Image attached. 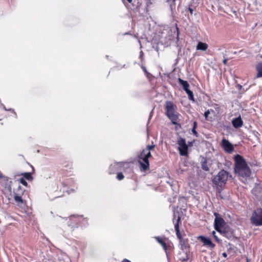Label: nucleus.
<instances>
[{
	"label": "nucleus",
	"instance_id": "nucleus-6",
	"mask_svg": "<svg viewBox=\"0 0 262 262\" xmlns=\"http://www.w3.org/2000/svg\"><path fill=\"white\" fill-rule=\"evenodd\" d=\"M214 215L215 216L214 220V227L216 231L221 232V229L225 225V222L223 218L219 216V214L215 212Z\"/></svg>",
	"mask_w": 262,
	"mask_h": 262
},
{
	"label": "nucleus",
	"instance_id": "nucleus-23",
	"mask_svg": "<svg viewBox=\"0 0 262 262\" xmlns=\"http://www.w3.org/2000/svg\"><path fill=\"white\" fill-rule=\"evenodd\" d=\"M117 178L119 180H121L123 179L124 176L122 174V173H121V172L118 173L117 175Z\"/></svg>",
	"mask_w": 262,
	"mask_h": 262
},
{
	"label": "nucleus",
	"instance_id": "nucleus-5",
	"mask_svg": "<svg viewBox=\"0 0 262 262\" xmlns=\"http://www.w3.org/2000/svg\"><path fill=\"white\" fill-rule=\"evenodd\" d=\"M179 145V150L180 155L182 156H186L188 155V147L186 143V141L184 139L180 137L177 141Z\"/></svg>",
	"mask_w": 262,
	"mask_h": 262
},
{
	"label": "nucleus",
	"instance_id": "nucleus-21",
	"mask_svg": "<svg viewBox=\"0 0 262 262\" xmlns=\"http://www.w3.org/2000/svg\"><path fill=\"white\" fill-rule=\"evenodd\" d=\"M180 244L182 247H186V244L185 239L182 238L179 239Z\"/></svg>",
	"mask_w": 262,
	"mask_h": 262
},
{
	"label": "nucleus",
	"instance_id": "nucleus-9",
	"mask_svg": "<svg viewBox=\"0 0 262 262\" xmlns=\"http://www.w3.org/2000/svg\"><path fill=\"white\" fill-rule=\"evenodd\" d=\"M232 124L233 126L236 128L241 127L243 124V122L242 120L241 116L233 119L232 120Z\"/></svg>",
	"mask_w": 262,
	"mask_h": 262
},
{
	"label": "nucleus",
	"instance_id": "nucleus-40",
	"mask_svg": "<svg viewBox=\"0 0 262 262\" xmlns=\"http://www.w3.org/2000/svg\"><path fill=\"white\" fill-rule=\"evenodd\" d=\"M246 262H249V260H247V261Z\"/></svg>",
	"mask_w": 262,
	"mask_h": 262
},
{
	"label": "nucleus",
	"instance_id": "nucleus-1",
	"mask_svg": "<svg viewBox=\"0 0 262 262\" xmlns=\"http://www.w3.org/2000/svg\"><path fill=\"white\" fill-rule=\"evenodd\" d=\"M235 171L242 177H248L250 176L251 171L247 166L245 159L240 155L235 157Z\"/></svg>",
	"mask_w": 262,
	"mask_h": 262
},
{
	"label": "nucleus",
	"instance_id": "nucleus-16",
	"mask_svg": "<svg viewBox=\"0 0 262 262\" xmlns=\"http://www.w3.org/2000/svg\"><path fill=\"white\" fill-rule=\"evenodd\" d=\"M155 238L156 239L157 241L160 244H161V245L162 246L163 248L164 249L165 251L166 252L167 246H166V243L159 236H156V237H155Z\"/></svg>",
	"mask_w": 262,
	"mask_h": 262
},
{
	"label": "nucleus",
	"instance_id": "nucleus-33",
	"mask_svg": "<svg viewBox=\"0 0 262 262\" xmlns=\"http://www.w3.org/2000/svg\"><path fill=\"white\" fill-rule=\"evenodd\" d=\"M222 255L224 257H226L227 256V254L225 252H224L223 254H222Z\"/></svg>",
	"mask_w": 262,
	"mask_h": 262
},
{
	"label": "nucleus",
	"instance_id": "nucleus-3",
	"mask_svg": "<svg viewBox=\"0 0 262 262\" xmlns=\"http://www.w3.org/2000/svg\"><path fill=\"white\" fill-rule=\"evenodd\" d=\"M228 177V172L224 170H221L213 179V183L216 185L222 186L226 183Z\"/></svg>",
	"mask_w": 262,
	"mask_h": 262
},
{
	"label": "nucleus",
	"instance_id": "nucleus-10",
	"mask_svg": "<svg viewBox=\"0 0 262 262\" xmlns=\"http://www.w3.org/2000/svg\"><path fill=\"white\" fill-rule=\"evenodd\" d=\"M14 199L17 205L18 206L23 207L25 206V203L21 196L16 194L15 192H14Z\"/></svg>",
	"mask_w": 262,
	"mask_h": 262
},
{
	"label": "nucleus",
	"instance_id": "nucleus-18",
	"mask_svg": "<svg viewBox=\"0 0 262 262\" xmlns=\"http://www.w3.org/2000/svg\"><path fill=\"white\" fill-rule=\"evenodd\" d=\"M207 163V160L206 159H204L203 161L202 162V168L206 171H208L209 170V168Z\"/></svg>",
	"mask_w": 262,
	"mask_h": 262
},
{
	"label": "nucleus",
	"instance_id": "nucleus-19",
	"mask_svg": "<svg viewBox=\"0 0 262 262\" xmlns=\"http://www.w3.org/2000/svg\"><path fill=\"white\" fill-rule=\"evenodd\" d=\"M186 93L188 94V98L190 100L194 101L193 92L190 90H188L185 91Z\"/></svg>",
	"mask_w": 262,
	"mask_h": 262
},
{
	"label": "nucleus",
	"instance_id": "nucleus-14",
	"mask_svg": "<svg viewBox=\"0 0 262 262\" xmlns=\"http://www.w3.org/2000/svg\"><path fill=\"white\" fill-rule=\"evenodd\" d=\"M178 81L179 83L182 85L185 91L189 90L188 87L189 84L187 81L183 80L181 78H179Z\"/></svg>",
	"mask_w": 262,
	"mask_h": 262
},
{
	"label": "nucleus",
	"instance_id": "nucleus-35",
	"mask_svg": "<svg viewBox=\"0 0 262 262\" xmlns=\"http://www.w3.org/2000/svg\"><path fill=\"white\" fill-rule=\"evenodd\" d=\"M142 69L145 73L147 72L146 69L145 67H143Z\"/></svg>",
	"mask_w": 262,
	"mask_h": 262
},
{
	"label": "nucleus",
	"instance_id": "nucleus-34",
	"mask_svg": "<svg viewBox=\"0 0 262 262\" xmlns=\"http://www.w3.org/2000/svg\"><path fill=\"white\" fill-rule=\"evenodd\" d=\"M196 124H197L196 122H194L193 123V127L195 128L196 126Z\"/></svg>",
	"mask_w": 262,
	"mask_h": 262
},
{
	"label": "nucleus",
	"instance_id": "nucleus-31",
	"mask_svg": "<svg viewBox=\"0 0 262 262\" xmlns=\"http://www.w3.org/2000/svg\"><path fill=\"white\" fill-rule=\"evenodd\" d=\"M121 262H131L130 260L127 259H124Z\"/></svg>",
	"mask_w": 262,
	"mask_h": 262
},
{
	"label": "nucleus",
	"instance_id": "nucleus-8",
	"mask_svg": "<svg viewBox=\"0 0 262 262\" xmlns=\"http://www.w3.org/2000/svg\"><path fill=\"white\" fill-rule=\"evenodd\" d=\"M201 242L203 243L204 246H208L209 248H213L215 246L214 244L209 238L205 237L203 236H200L199 237Z\"/></svg>",
	"mask_w": 262,
	"mask_h": 262
},
{
	"label": "nucleus",
	"instance_id": "nucleus-11",
	"mask_svg": "<svg viewBox=\"0 0 262 262\" xmlns=\"http://www.w3.org/2000/svg\"><path fill=\"white\" fill-rule=\"evenodd\" d=\"M140 164V168L142 171H145L149 169V161H143L140 160L139 161Z\"/></svg>",
	"mask_w": 262,
	"mask_h": 262
},
{
	"label": "nucleus",
	"instance_id": "nucleus-28",
	"mask_svg": "<svg viewBox=\"0 0 262 262\" xmlns=\"http://www.w3.org/2000/svg\"><path fill=\"white\" fill-rule=\"evenodd\" d=\"M188 10H189V12H190V14H192V13H193V9H192L191 8H190V7H189V9H188Z\"/></svg>",
	"mask_w": 262,
	"mask_h": 262
},
{
	"label": "nucleus",
	"instance_id": "nucleus-25",
	"mask_svg": "<svg viewBox=\"0 0 262 262\" xmlns=\"http://www.w3.org/2000/svg\"><path fill=\"white\" fill-rule=\"evenodd\" d=\"M147 152H148V149H146V148L144 149L139 155H144L145 156L146 155Z\"/></svg>",
	"mask_w": 262,
	"mask_h": 262
},
{
	"label": "nucleus",
	"instance_id": "nucleus-38",
	"mask_svg": "<svg viewBox=\"0 0 262 262\" xmlns=\"http://www.w3.org/2000/svg\"><path fill=\"white\" fill-rule=\"evenodd\" d=\"M18 189H21V186H18Z\"/></svg>",
	"mask_w": 262,
	"mask_h": 262
},
{
	"label": "nucleus",
	"instance_id": "nucleus-20",
	"mask_svg": "<svg viewBox=\"0 0 262 262\" xmlns=\"http://www.w3.org/2000/svg\"><path fill=\"white\" fill-rule=\"evenodd\" d=\"M24 178L28 180H30L32 179V177L31 176V174L29 172H26L24 173L23 174Z\"/></svg>",
	"mask_w": 262,
	"mask_h": 262
},
{
	"label": "nucleus",
	"instance_id": "nucleus-24",
	"mask_svg": "<svg viewBox=\"0 0 262 262\" xmlns=\"http://www.w3.org/2000/svg\"><path fill=\"white\" fill-rule=\"evenodd\" d=\"M155 147V145H148L146 146V149H148V151H150V150H152Z\"/></svg>",
	"mask_w": 262,
	"mask_h": 262
},
{
	"label": "nucleus",
	"instance_id": "nucleus-4",
	"mask_svg": "<svg viewBox=\"0 0 262 262\" xmlns=\"http://www.w3.org/2000/svg\"><path fill=\"white\" fill-rule=\"evenodd\" d=\"M251 223L255 226H261L262 223V209H257L254 211L251 217Z\"/></svg>",
	"mask_w": 262,
	"mask_h": 262
},
{
	"label": "nucleus",
	"instance_id": "nucleus-12",
	"mask_svg": "<svg viewBox=\"0 0 262 262\" xmlns=\"http://www.w3.org/2000/svg\"><path fill=\"white\" fill-rule=\"evenodd\" d=\"M180 221V217H178V219L177 220V223L174 225V228L176 232V235L179 239L183 238L179 230V222Z\"/></svg>",
	"mask_w": 262,
	"mask_h": 262
},
{
	"label": "nucleus",
	"instance_id": "nucleus-39",
	"mask_svg": "<svg viewBox=\"0 0 262 262\" xmlns=\"http://www.w3.org/2000/svg\"><path fill=\"white\" fill-rule=\"evenodd\" d=\"M214 237L216 239H217V237H216V235H214Z\"/></svg>",
	"mask_w": 262,
	"mask_h": 262
},
{
	"label": "nucleus",
	"instance_id": "nucleus-27",
	"mask_svg": "<svg viewBox=\"0 0 262 262\" xmlns=\"http://www.w3.org/2000/svg\"><path fill=\"white\" fill-rule=\"evenodd\" d=\"M192 132L193 133V134L195 135L196 136H197V132L195 130V128L194 127H193L192 129Z\"/></svg>",
	"mask_w": 262,
	"mask_h": 262
},
{
	"label": "nucleus",
	"instance_id": "nucleus-22",
	"mask_svg": "<svg viewBox=\"0 0 262 262\" xmlns=\"http://www.w3.org/2000/svg\"><path fill=\"white\" fill-rule=\"evenodd\" d=\"M19 181L20 183L22 184L23 185L25 186H27L28 183L24 178L19 179Z\"/></svg>",
	"mask_w": 262,
	"mask_h": 262
},
{
	"label": "nucleus",
	"instance_id": "nucleus-7",
	"mask_svg": "<svg viewBox=\"0 0 262 262\" xmlns=\"http://www.w3.org/2000/svg\"><path fill=\"white\" fill-rule=\"evenodd\" d=\"M222 146L224 150L228 153L232 152L234 149L233 145L226 139L222 140Z\"/></svg>",
	"mask_w": 262,
	"mask_h": 262
},
{
	"label": "nucleus",
	"instance_id": "nucleus-36",
	"mask_svg": "<svg viewBox=\"0 0 262 262\" xmlns=\"http://www.w3.org/2000/svg\"><path fill=\"white\" fill-rule=\"evenodd\" d=\"M212 234H213V236L215 235V231H213Z\"/></svg>",
	"mask_w": 262,
	"mask_h": 262
},
{
	"label": "nucleus",
	"instance_id": "nucleus-17",
	"mask_svg": "<svg viewBox=\"0 0 262 262\" xmlns=\"http://www.w3.org/2000/svg\"><path fill=\"white\" fill-rule=\"evenodd\" d=\"M151 157L150 151H148L146 155H139V158L140 160L143 161H148V158Z\"/></svg>",
	"mask_w": 262,
	"mask_h": 262
},
{
	"label": "nucleus",
	"instance_id": "nucleus-30",
	"mask_svg": "<svg viewBox=\"0 0 262 262\" xmlns=\"http://www.w3.org/2000/svg\"><path fill=\"white\" fill-rule=\"evenodd\" d=\"M223 63H224V64H226L227 62V59L225 58V59L223 60Z\"/></svg>",
	"mask_w": 262,
	"mask_h": 262
},
{
	"label": "nucleus",
	"instance_id": "nucleus-29",
	"mask_svg": "<svg viewBox=\"0 0 262 262\" xmlns=\"http://www.w3.org/2000/svg\"><path fill=\"white\" fill-rule=\"evenodd\" d=\"M117 164H114V165H112L110 167V168L112 169V168H115V167H116L117 166Z\"/></svg>",
	"mask_w": 262,
	"mask_h": 262
},
{
	"label": "nucleus",
	"instance_id": "nucleus-2",
	"mask_svg": "<svg viewBox=\"0 0 262 262\" xmlns=\"http://www.w3.org/2000/svg\"><path fill=\"white\" fill-rule=\"evenodd\" d=\"M165 108L167 116L171 121L172 124H176L178 119V114L176 111L177 106L171 101H167Z\"/></svg>",
	"mask_w": 262,
	"mask_h": 262
},
{
	"label": "nucleus",
	"instance_id": "nucleus-26",
	"mask_svg": "<svg viewBox=\"0 0 262 262\" xmlns=\"http://www.w3.org/2000/svg\"><path fill=\"white\" fill-rule=\"evenodd\" d=\"M210 114V112L209 110L206 111L204 113V116L205 117L206 119L207 118L208 115Z\"/></svg>",
	"mask_w": 262,
	"mask_h": 262
},
{
	"label": "nucleus",
	"instance_id": "nucleus-32",
	"mask_svg": "<svg viewBox=\"0 0 262 262\" xmlns=\"http://www.w3.org/2000/svg\"><path fill=\"white\" fill-rule=\"evenodd\" d=\"M3 178H5V177L3 176L2 172L0 171V179H2Z\"/></svg>",
	"mask_w": 262,
	"mask_h": 262
},
{
	"label": "nucleus",
	"instance_id": "nucleus-13",
	"mask_svg": "<svg viewBox=\"0 0 262 262\" xmlns=\"http://www.w3.org/2000/svg\"><path fill=\"white\" fill-rule=\"evenodd\" d=\"M208 47V46L207 43L202 42H199L197 45L196 50L206 51Z\"/></svg>",
	"mask_w": 262,
	"mask_h": 262
},
{
	"label": "nucleus",
	"instance_id": "nucleus-15",
	"mask_svg": "<svg viewBox=\"0 0 262 262\" xmlns=\"http://www.w3.org/2000/svg\"><path fill=\"white\" fill-rule=\"evenodd\" d=\"M257 71L256 77H262V63H258L256 67Z\"/></svg>",
	"mask_w": 262,
	"mask_h": 262
},
{
	"label": "nucleus",
	"instance_id": "nucleus-37",
	"mask_svg": "<svg viewBox=\"0 0 262 262\" xmlns=\"http://www.w3.org/2000/svg\"><path fill=\"white\" fill-rule=\"evenodd\" d=\"M129 3H131L132 2V0H127Z\"/></svg>",
	"mask_w": 262,
	"mask_h": 262
}]
</instances>
